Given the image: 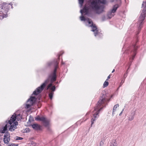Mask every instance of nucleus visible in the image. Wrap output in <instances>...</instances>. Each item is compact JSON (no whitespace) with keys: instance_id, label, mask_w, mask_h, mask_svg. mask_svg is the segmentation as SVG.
<instances>
[{"instance_id":"1","label":"nucleus","mask_w":146,"mask_h":146,"mask_svg":"<svg viewBox=\"0 0 146 146\" xmlns=\"http://www.w3.org/2000/svg\"><path fill=\"white\" fill-rule=\"evenodd\" d=\"M80 13L82 14V16L80 17V19L81 21H84L86 23H88V25L86 24L89 27H92V31L94 33V35L95 36H100L102 35L97 29L96 26L95 25H94L91 20L87 18H85L82 16L83 14L87 15L88 14V9L87 7L85 6L82 10H81Z\"/></svg>"},{"instance_id":"2","label":"nucleus","mask_w":146,"mask_h":146,"mask_svg":"<svg viewBox=\"0 0 146 146\" xmlns=\"http://www.w3.org/2000/svg\"><path fill=\"white\" fill-rule=\"evenodd\" d=\"M21 118V116L20 114H18L17 115L14 113L11 117L10 120L8 121V122L6 124L3 128V130L1 131L2 133H5L7 130V128L10 127L9 130L11 131H14L16 128V125H18V122L16 121L14 122L16 119L19 121Z\"/></svg>"},{"instance_id":"3","label":"nucleus","mask_w":146,"mask_h":146,"mask_svg":"<svg viewBox=\"0 0 146 146\" xmlns=\"http://www.w3.org/2000/svg\"><path fill=\"white\" fill-rule=\"evenodd\" d=\"M58 64V62L56 61L55 62V68L53 72L48 77V78L40 86L38 87L33 93V94L37 95L40 93L43 90L46 84L48 83L51 79L52 82L56 80V72L57 69L58 68L57 65Z\"/></svg>"},{"instance_id":"4","label":"nucleus","mask_w":146,"mask_h":146,"mask_svg":"<svg viewBox=\"0 0 146 146\" xmlns=\"http://www.w3.org/2000/svg\"><path fill=\"white\" fill-rule=\"evenodd\" d=\"M100 3L105 4L106 0H95L93 1L90 3V6L92 9L97 14H99L103 11L104 7L100 5Z\"/></svg>"},{"instance_id":"5","label":"nucleus","mask_w":146,"mask_h":146,"mask_svg":"<svg viewBox=\"0 0 146 146\" xmlns=\"http://www.w3.org/2000/svg\"><path fill=\"white\" fill-rule=\"evenodd\" d=\"M105 101V99L104 98H102V99H100L98 102L97 104V106L95 108L93 112V117H92L91 119V125L94 123V121L96 119V118L99 116L98 115H98V114L100 111L102 109V108H101L100 109H99V108L101 106L102 104L104 103V102Z\"/></svg>"},{"instance_id":"6","label":"nucleus","mask_w":146,"mask_h":146,"mask_svg":"<svg viewBox=\"0 0 146 146\" xmlns=\"http://www.w3.org/2000/svg\"><path fill=\"white\" fill-rule=\"evenodd\" d=\"M142 8L143 9L141 11L137 23L139 26V29H140L142 28L143 22L146 16V1H143Z\"/></svg>"},{"instance_id":"7","label":"nucleus","mask_w":146,"mask_h":146,"mask_svg":"<svg viewBox=\"0 0 146 146\" xmlns=\"http://www.w3.org/2000/svg\"><path fill=\"white\" fill-rule=\"evenodd\" d=\"M12 4L11 3H7L5 2H3L1 5H0V14H4V13H7L9 11L10 7L13 8Z\"/></svg>"},{"instance_id":"8","label":"nucleus","mask_w":146,"mask_h":146,"mask_svg":"<svg viewBox=\"0 0 146 146\" xmlns=\"http://www.w3.org/2000/svg\"><path fill=\"white\" fill-rule=\"evenodd\" d=\"M36 100V99L35 97H31L28 100L27 102L25 108H30L34 103Z\"/></svg>"},{"instance_id":"9","label":"nucleus","mask_w":146,"mask_h":146,"mask_svg":"<svg viewBox=\"0 0 146 146\" xmlns=\"http://www.w3.org/2000/svg\"><path fill=\"white\" fill-rule=\"evenodd\" d=\"M118 7L119 6L117 4L115 5L114 6L112 10L108 13V16L109 18H111L114 16V13Z\"/></svg>"},{"instance_id":"10","label":"nucleus","mask_w":146,"mask_h":146,"mask_svg":"<svg viewBox=\"0 0 146 146\" xmlns=\"http://www.w3.org/2000/svg\"><path fill=\"white\" fill-rule=\"evenodd\" d=\"M35 120H40L43 121L46 126H48L49 123V121L43 117H40L38 116L35 118Z\"/></svg>"},{"instance_id":"11","label":"nucleus","mask_w":146,"mask_h":146,"mask_svg":"<svg viewBox=\"0 0 146 146\" xmlns=\"http://www.w3.org/2000/svg\"><path fill=\"white\" fill-rule=\"evenodd\" d=\"M10 135L9 133L7 132L5 133L4 136L3 141L5 143L8 144L10 140Z\"/></svg>"},{"instance_id":"12","label":"nucleus","mask_w":146,"mask_h":146,"mask_svg":"<svg viewBox=\"0 0 146 146\" xmlns=\"http://www.w3.org/2000/svg\"><path fill=\"white\" fill-rule=\"evenodd\" d=\"M50 90L49 94V96L51 100H52L54 94V92L55 90V87L54 86L50 88Z\"/></svg>"},{"instance_id":"13","label":"nucleus","mask_w":146,"mask_h":146,"mask_svg":"<svg viewBox=\"0 0 146 146\" xmlns=\"http://www.w3.org/2000/svg\"><path fill=\"white\" fill-rule=\"evenodd\" d=\"M33 128L34 129L38 130L40 129V126L37 124H34L32 125Z\"/></svg>"},{"instance_id":"14","label":"nucleus","mask_w":146,"mask_h":146,"mask_svg":"<svg viewBox=\"0 0 146 146\" xmlns=\"http://www.w3.org/2000/svg\"><path fill=\"white\" fill-rule=\"evenodd\" d=\"M119 106L118 104H117L115 105L113 107V111L112 115V116H113L114 114L115 113V111H116L117 108Z\"/></svg>"},{"instance_id":"15","label":"nucleus","mask_w":146,"mask_h":146,"mask_svg":"<svg viewBox=\"0 0 146 146\" xmlns=\"http://www.w3.org/2000/svg\"><path fill=\"white\" fill-rule=\"evenodd\" d=\"M135 114V111H133V113H132V115H130L129 118V120L131 121L133 120L134 118V116Z\"/></svg>"},{"instance_id":"16","label":"nucleus","mask_w":146,"mask_h":146,"mask_svg":"<svg viewBox=\"0 0 146 146\" xmlns=\"http://www.w3.org/2000/svg\"><path fill=\"white\" fill-rule=\"evenodd\" d=\"M79 4L80 5V6L81 7L83 5V3L84 1V0H78Z\"/></svg>"},{"instance_id":"17","label":"nucleus","mask_w":146,"mask_h":146,"mask_svg":"<svg viewBox=\"0 0 146 146\" xmlns=\"http://www.w3.org/2000/svg\"><path fill=\"white\" fill-rule=\"evenodd\" d=\"M108 84H109V83H108V82L106 81H105L104 84H103V86H104V87H107L108 85Z\"/></svg>"},{"instance_id":"18","label":"nucleus","mask_w":146,"mask_h":146,"mask_svg":"<svg viewBox=\"0 0 146 146\" xmlns=\"http://www.w3.org/2000/svg\"><path fill=\"white\" fill-rule=\"evenodd\" d=\"M17 145H16V144L14 143H10L7 146H17Z\"/></svg>"},{"instance_id":"19","label":"nucleus","mask_w":146,"mask_h":146,"mask_svg":"<svg viewBox=\"0 0 146 146\" xmlns=\"http://www.w3.org/2000/svg\"><path fill=\"white\" fill-rule=\"evenodd\" d=\"M5 16H2L1 15H0V19H2L3 18H4V17H7V15H5Z\"/></svg>"},{"instance_id":"20","label":"nucleus","mask_w":146,"mask_h":146,"mask_svg":"<svg viewBox=\"0 0 146 146\" xmlns=\"http://www.w3.org/2000/svg\"><path fill=\"white\" fill-rule=\"evenodd\" d=\"M15 139L16 140H22L23 139V138H22V137H16L15 138Z\"/></svg>"},{"instance_id":"21","label":"nucleus","mask_w":146,"mask_h":146,"mask_svg":"<svg viewBox=\"0 0 146 146\" xmlns=\"http://www.w3.org/2000/svg\"><path fill=\"white\" fill-rule=\"evenodd\" d=\"M52 86V84L51 83L49 84L47 87V90L49 88L51 87Z\"/></svg>"},{"instance_id":"22","label":"nucleus","mask_w":146,"mask_h":146,"mask_svg":"<svg viewBox=\"0 0 146 146\" xmlns=\"http://www.w3.org/2000/svg\"><path fill=\"white\" fill-rule=\"evenodd\" d=\"M116 143L115 142H114L113 143H112L111 145L110 146H116Z\"/></svg>"},{"instance_id":"23","label":"nucleus","mask_w":146,"mask_h":146,"mask_svg":"<svg viewBox=\"0 0 146 146\" xmlns=\"http://www.w3.org/2000/svg\"><path fill=\"white\" fill-rule=\"evenodd\" d=\"M32 120H33L32 118L31 117H30V118L29 119V122H28V124L29 123H29H30L31 122V120L32 121Z\"/></svg>"},{"instance_id":"24","label":"nucleus","mask_w":146,"mask_h":146,"mask_svg":"<svg viewBox=\"0 0 146 146\" xmlns=\"http://www.w3.org/2000/svg\"><path fill=\"white\" fill-rule=\"evenodd\" d=\"M100 146H102L103 145L104 143L102 141H101L100 142Z\"/></svg>"},{"instance_id":"25","label":"nucleus","mask_w":146,"mask_h":146,"mask_svg":"<svg viewBox=\"0 0 146 146\" xmlns=\"http://www.w3.org/2000/svg\"><path fill=\"white\" fill-rule=\"evenodd\" d=\"M124 109H123L122 111H121V112L119 114V115L120 116L122 114V113Z\"/></svg>"},{"instance_id":"26","label":"nucleus","mask_w":146,"mask_h":146,"mask_svg":"<svg viewBox=\"0 0 146 146\" xmlns=\"http://www.w3.org/2000/svg\"><path fill=\"white\" fill-rule=\"evenodd\" d=\"M110 75L108 77V78H107V79L106 80H107L108 79H110Z\"/></svg>"},{"instance_id":"27","label":"nucleus","mask_w":146,"mask_h":146,"mask_svg":"<svg viewBox=\"0 0 146 146\" xmlns=\"http://www.w3.org/2000/svg\"><path fill=\"white\" fill-rule=\"evenodd\" d=\"M127 76V74H125L124 75V77L125 78Z\"/></svg>"},{"instance_id":"28","label":"nucleus","mask_w":146,"mask_h":146,"mask_svg":"<svg viewBox=\"0 0 146 146\" xmlns=\"http://www.w3.org/2000/svg\"><path fill=\"white\" fill-rule=\"evenodd\" d=\"M115 71V70L113 69L112 71V73H113Z\"/></svg>"},{"instance_id":"29","label":"nucleus","mask_w":146,"mask_h":146,"mask_svg":"<svg viewBox=\"0 0 146 146\" xmlns=\"http://www.w3.org/2000/svg\"><path fill=\"white\" fill-rule=\"evenodd\" d=\"M135 55H134V56H133V57H132V59H133V58H134V56H135Z\"/></svg>"},{"instance_id":"30","label":"nucleus","mask_w":146,"mask_h":146,"mask_svg":"<svg viewBox=\"0 0 146 146\" xmlns=\"http://www.w3.org/2000/svg\"><path fill=\"white\" fill-rule=\"evenodd\" d=\"M135 51H136V49H135V50H134V53H135Z\"/></svg>"},{"instance_id":"31","label":"nucleus","mask_w":146,"mask_h":146,"mask_svg":"<svg viewBox=\"0 0 146 146\" xmlns=\"http://www.w3.org/2000/svg\"><path fill=\"white\" fill-rule=\"evenodd\" d=\"M34 143V146H35V144H35V143Z\"/></svg>"},{"instance_id":"32","label":"nucleus","mask_w":146,"mask_h":146,"mask_svg":"<svg viewBox=\"0 0 146 146\" xmlns=\"http://www.w3.org/2000/svg\"><path fill=\"white\" fill-rule=\"evenodd\" d=\"M0 146H1V145L0 144Z\"/></svg>"}]
</instances>
